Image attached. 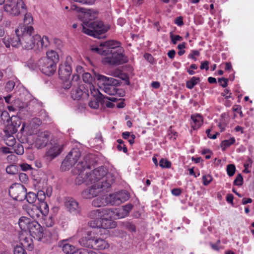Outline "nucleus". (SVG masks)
<instances>
[{"instance_id":"f257e3e1","label":"nucleus","mask_w":254,"mask_h":254,"mask_svg":"<svg viewBox=\"0 0 254 254\" xmlns=\"http://www.w3.org/2000/svg\"><path fill=\"white\" fill-rule=\"evenodd\" d=\"M70 8L81 12L78 17L82 19V31L83 33L96 38L101 39L104 37L103 34L108 30L109 27L108 25H104L101 21H93L97 15L96 11L78 7L74 4L71 5Z\"/></svg>"},{"instance_id":"f03ea898","label":"nucleus","mask_w":254,"mask_h":254,"mask_svg":"<svg viewBox=\"0 0 254 254\" xmlns=\"http://www.w3.org/2000/svg\"><path fill=\"white\" fill-rule=\"evenodd\" d=\"M116 177L114 174L108 175L106 179H103V181H107L105 182V184L100 185L97 186L92 185L91 187L84 190L81 193L83 197L86 199H90L94 196H97L100 192L103 191H108L111 185L114 183Z\"/></svg>"},{"instance_id":"7ed1b4c3","label":"nucleus","mask_w":254,"mask_h":254,"mask_svg":"<svg viewBox=\"0 0 254 254\" xmlns=\"http://www.w3.org/2000/svg\"><path fill=\"white\" fill-rule=\"evenodd\" d=\"M92 155H89L86 156L83 161L79 162L73 170V173L77 175L75 180L76 185H80L82 184H85L88 185L89 183L87 181V173H84L86 169H90L91 161L90 159L92 158Z\"/></svg>"},{"instance_id":"20e7f679","label":"nucleus","mask_w":254,"mask_h":254,"mask_svg":"<svg viewBox=\"0 0 254 254\" xmlns=\"http://www.w3.org/2000/svg\"><path fill=\"white\" fill-rule=\"evenodd\" d=\"M18 34H21V43L23 48L27 50L32 49L35 45V34L31 26H23L16 29Z\"/></svg>"},{"instance_id":"39448f33","label":"nucleus","mask_w":254,"mask_h":254,"mask_svg":"<svg viewBox=\"0 0 254 254\" xmlns=\"http://www.w3.org/2000/svg\"><path fill=\"white\" fill-rule=\"evenodd\" d=\"M123 52V50L120 46L112 50L111 53L103 59V62L105 64L111 65H118L127 63V58Z\"/></svg>"},{"instance_id":"423d86ee","label":"nucleus","mask_w":254,"mask_h":254,"mask_svg":"<svg viewBox=\"0 0 254 254\" xmlns=\"http://www.w3.org/2000/svg\"><path fill=\"white\" fill-rule=\"evenodd\" d=\"M109 174H113L107 173V169L105 167L101 166L94 169L89 175L87 174V181H88L89 185L94 184L93 185L97 186L98 184H105V182H108V181H103V179H106Z\"/></svg>"},{"instance_id":"0eeeda50","label":"nucleus","mask_w":254,"mask_h":254,"mask_svg":"<svg viewBox=\"0 0 254 254\" xmlns=\"http://www.w3.org/2000/svg\"><path fill=\"white\" fill-rule=\"evenodd\" d=\"M64 145L61 139L55 137L52 138L46 153V156L50 160L54 159L62 152Z\"/></svg>"},{"instance_id":"6e6552de","label":"nucleus","mask_w":254,"mask_h":254,"mask_svg":"<svg viewBox=\"0 0 254 254\" xmlns=\"http://www.w3.org/2000/svg\"><path fill=\"white\" fill-rule=\"evenodd\" d=\"M89 225L93 228H97L96 230L98 234L102 235V230L114 228L117 226L116 222L112 219L106 218H100V219L94 220L89 222Z\"/></svg>"},{"instance_id":"1a4fd4ad","label":"nucleus","mask_w":254,"mask_h":254,"mask_svg":"<svg viewBox=\"0 0 254 254\" xmlns=\"http://www.w3.org/2000/svg\"><path fill=\"white\" fill-rule=\"evenodd\" d=\"M4 11L12 16H17L26 12V6L23 0L12 3L7 2L3 6Z\"/></svg>"},{"instance_id":"9d476101","label":"nucleus","mask_w":254,"mask_h":254,"mask_svg":"<svg viewBox=\"0 0 254 254\" xmlns=\"http://www.w3.org/2000/svg\"><path fill=\"white\" fill-rule=\"evenodd\" d=\"M80 155V151L78 148H73L62 162V169L64 171L69 169L77 161Z\"/></svg>"},{"instance_id":"9b49d317","label":"nucleus","mask_w":254,"mask_h":254,"mask_svg":"<svg viewBox=\"0 0 254 254\" xmlns=\"http://www.w3.org/2000/svg\"><path fill=\"white\" fill-rule=\"evenodd\" d=\"M72 63L71 57L67 56L64 63L61 64L59 66V75L60 78L64 81L68 80L71 76L72 73L71 64Z\"/></svg>"},{"instance_id":"f8f14e48","label":"nucleus","mask_w":254,"mask_h":254,"mask_svg":"<svg viewBox=\"0 0 254 254\" xmlns=\"http://www.w3.org/2000/svg\"><path fill=\"white\" fill-rule=\"evenodd\" d=\"M38 68L45 75H53L56 70V64L47 58H41L38 61Z\"/></svg>"},{"instance_id":"ddd939ff","label":"nucleus","mask_w":254,"mask_h":254,"mask_svg":"<svg viewBox=\"0 0 254 254\" xmlns=\"http://www.w3.org/2000/svg\"><path fill=\"white\" fill-rule=\"evenodd\" d=\"M28 231L35 239L43 242H46L47 240L45 239L44 237L43 228L37 221H31Z\"/></svg>"},{"instance_id":"4468645a","label":"nucleus","mask_w":254,"mask_h":254,"mask_svg":"<svg viewBox=\"0 0 254 254\" xmlns=\"http://www.w3.org/2000/svg\"><path fill=\"white\" fill-rule=\"evenodd\" d=\"M26 189L21 184H13L9 188V194L14 200L21 201L25 199Z\"/></svg>"},{"instance_id":"2eb2a0df","label":"nucleus","mask_w":254,"mask_h":254,"mask_svg":"<svg viewBox=\"0 0 254 254\" xmlns=\"http://www.w3.org/2000/svg\"><path fill=\"white\" fill-rule=\"evenodd\" d=\"M96 236H91V248L97 250H104L109 248V244L103 238H101L100 233L98 234Z\"/></svg>"},{"instance_id":"dca6fc26","label":"nucleus","mask_w":254,"mask_h":254,"mask_svg":"<svg viewBox=\"0 0 254 254\" xmlns=\"http://www.w3.org/2000/svg\"><path fill=\"white\" fill-rule=\"evenodd\" d=\"M92 87L93 88H90V91L95 98L89 102L88 105L91 108L97 109L99 108L100 105H102V102H104V95L98 90L96 91L94 89L93 86Z\"/></svg>"},{"instance_id":"f3484780","label":"nucleus","mask_w":254,"mask_h":254,"mask_svg":"<svg viewBox=\"0 0 254 254\" xmlns=\"http://www.w3.org/2000/svg\"><path fill=\"white\" fill-rule=\"evenodd\" d=\"M121 43L117 41H108L100 43L101 55L108 56L111 53L112 50L120 47Z\"/></svg>"},{"instance_id":"a211bd4d","label":"nucleus","mask_w":254,"mask_h":254,"mask_svg":"<svg viewBox=\"0 0 254 254\" xmlns=\"http://www.w3.org/2000/svg\"><path fill=\"white\" fill-rule=\"evenodd\" d=\"M51 133L48 131L39 132L37 135L35 144L38 148L45 147L49 140Z\"/></svg>"},{"instance_id":"6ab92c4d","label":"nucleus","mask_w":254,"mask_h":254,"mask_svg":"<svg viewBox=\"0 0 254 254\" xmlns=\"http://www.w3.org/2000/svg\"><path fill=\"white\" fill-rule=\"evenodd\" d=\"M65 206L68 211L74 214H79L80 212V207L78 203L72 198H67L65 201Z\"/></svg>"},{"instance_id":"aec40b11","label":"nucleus","mask_w":254,"mask_h":254,"mask_svg":"<svg viewBox=\"0 0 254 254\" xmlns=\"http://www.w3.org/2000/svg\"><path fill=\"white\" fill-rule=\"evenodd\" d=\"M28 215L33 219L39 218L41 215V209H40L38 206L31 205L28 206L27 209Z\"/></svg>"},{"instance_id":"412c9836","label":"nucleus","mask_w":254,"mask_h":254,"mask_svg":"<svg viewBox=\"0 0 254 254\" xmlns=\"http://www.w3.org/2000/svg\"><path fill=\"white\" fill-rule=\"evenodd\" d=\"M60 246L62 247L64 253L66 254H73L77 251L75 246L68 243L66 240H63Z\"/></svg>"},{"instance_id":"4be33fe9","label":"nucleus","mask_w":254,"mask_h":254,"mask_svg":"<svg viewBox=\"0 0 254 254\" xmlns=\"http://www.w3.org/2000/svg\"><path fill=\"white\" fill-rule=\"evenodd\" d=\"M192 120L191 127L194 129L198 128L203 124L202 117L199 114L192 115L191 117Z\"/></svg>"},{"instance_id":"5701e85b","label":"nucleus","mask_w":254,"mask_h":254,"mask_svg":"<svg viewBox=\"0 0 254 254\" xmlns=\"http://www.w3.org/2000/svg\"><path fill=\"white\" fill-rule=\"evenodd\" d=\"M36 44L39 49L46 48L49 45V40L47 36H44L41 38L39 35H35Z\"/></svg>"},{"instance_id":"b1692460","label":"nucleus","mask_w":254,"mask_h":254,"mask_svg":"<svg viewBox=\"0 0 254 254\" xmlns=\"http://www.w3.org/2000/svg\"><path fill=\"white\" fill-rule=\"evenodd\" d=\"M117 87V86H114L103 87V89H101V90L110 95H115L117 94H119L120 97L124 96V92H123L122 93H119L118 91H120V90L118 89Z\"/></svg>"},{"instance_id":"393cba45","label":"nucleus","mask_w":254,"mask_h":254,"mask_svg":"<svg viewBox=\"0 0 254 254\" xmlns=\"http://www.w3.org/2000/svg\"><path fill=\"white\" fill-rule=\"evenodd\" d=\"M133 208V205L131 204H127L123 207L122 210L117 213L119 218H124L128 215L129 212Z\"/></svg>"},{"instance_id":"a878e982","label":"nucleus","mask_w":254,"mask_h":254,"mask_svg":"<svg viewBox=\"0 0 254 254\" xmlns=\"http://www.w3.org/2000/svg\"><path fill=\"white\" fill-rule=\"evenodd\" d=\"M106 201L108 203V205H119L121 204V201L119 200L116 193L106 195Z\"/></svg>"},{"instance_id":"bb28decb","label":"nucleus","mask_w":254,"mask_h":254,"mask_svg":"<svg viewBox=\"0 0 254 254\" xmlns=\"http://www.w3.org/2000/svg\"><path fill=\"white\" fill-rule=\"evenodd\" d=\"M31 222V221H30L29 218L26 217H22L19 219L18 224L21 230L26 232L28 231L29 224Z\"/></svg>"},{"instance_id":"cd10ccee","label":"nucleus","mask_w":254,"mask_h":254,"mask_svg":"<svg viewBox=\"0 0 254 254\" xmlns=\"http://www.w3.org/2000/svg\"><path fill=\"white\" fill-rule=\"evenodd\" d=\"M47 57H43V58H47L50 60L51 61L54 62V64H56L59 62V56L57 53L54 50H50L47 51L46 53Z\"/></svg>"},{"instance_id":"c85d7f7f","label":"nucleus","mask_w":254,"mask_h":254,"mask_svg":"<svg viewBox=\"0 0 254 254\" xmlns=\"http://www.w3.org/2000/svg\"><path fill=\"white\" fill-rule=\"evenodd\" d=\"M16 35L13 36L12 37H10L11 38V45L14 47H17L19 45H22L21 43V34H18L16 32V29L15 30Z\"/></svg>"},{"instance_id":"c756f323","label":"nucleus","mask_w":254,"mask_h":254,"mask_svg":"<svg viewBox=\"0 0 254 254\" xmlns=\"http://www.w3.org/2000/svg\"><path fill=\"white\" fill-rule=\"evenodd\" d=\"M92 204L95 207H101L108 205V203L106 201V195L98 197L94 199L92 201Z\"/></svg>"},{"instance_id":"7c9ffc66","label":"nucleus","mask_w":254,"mask_h":254,"mask_svg":"<svg viewBox=\"0 0 254 254\" xmlns=\"http://www.w3.org/2000/svg\"><path fill=\"white\" fill-rule=\"evenodd\" d=\"M71 97L74 100H79L82 95L83 91L79 87H75L73 88L71 92Z\"/></svg>"},{"instance_id":"2f4dec72","label":"nucleus","mask_w":254,"mask_h":254,"mask_svg":"<svg viewBox=\"0 0 254 254\" xmlns=\"http://www.w3.org/2000/svg\"><path fill=\"white\" fill-rule=\"evenodd\" d=\"M119 200L121 201V204L127 200L129 197V193L125 190H121L116 192Z\"/></svg>"},{"instance_id":"473e14b6","label":"nucleus","mask_w":254,"mask_h":254,"mask_svg":"<svg viewBox=\"0 0 254 254\" xmlns=\"http://www.w3.org/2000/svg\"><path fill=\"white\" fill-rule=\"evenodd\" d=\"M96 78L99 80V86L100 90L103 89V87L109 86L108 82L105 81L104 79V78H107V76L101 74H97L96 75Z\"/></svg>"},{"instance_id":"72a5a7b5","label":"nucleus","mask_w":254,"mask_h":254,"mask_svg":"<svg viewBox=\"0 0 254 254\" xmlns=\"http://www.w3.org/2000/svg\"><path fill=\"white\" fill-rule=\"evenodd\" d=\"M20 240L21 242V245L25 248H28L29 250H32L33 248L32 245V240L27 237L23 238L22 236H20Z\"/></svg>"},{"instance_id":"f704fd0d","label":"nucleus","mask_w":254,"mask_h":254,"mask_svg":"<svg viewBox=\"0 0 254 254\" xmlns=\"http://www.w3.org/2000/svg\"><path fill=\"white\" fill-rule=\"evenodd\" d=\"M25 199H26L27 201L30 204L34 203L37 199L36 194L32 192H29L25 194Z\"/></svg>"},{"instance_id":"c9c22d12","label":"nucleus","mask_w":254,"mask_h":254,"mask_svg":"<svg viewBox=\"0 0 254 254\" xmlns=\"http://www.w3.org/2000/svg\"><path fill=\"white\" fill-rule=\"evenodd\" d=\"M80 244L85 247L91 248V237H83L79 240Z\"/></svg>"},{"instance_id":"e433bc0d","label":"nucleus","mask_w":254,"mask_h":254,"mask_svg":"<svg viewBox=\"0 0 254 254\" xmlns=\"http://www.w3.org/2000/svg\"><path fill=\"white\" fill-rule=\"evenodd\" d=\"M105 80L108 82V86H119L121 85V81L119 80L115 79L112 77L104 78Z\"/></svg>"},{"instance_id":"4c0bfd02","label":"nucleus","mask_w":254,"mask_h":254,"mask_svg":"<svg viewBox=\"0 0 254 254\" xmlns=\"http://www.w3.org/2000/svg\"><path fill=\"white\" fill-rule=\"evenodd\" d=\"M200 79L199 77H192L190 80L187 81L186 86L189 89H192L199 81Z\"/></svg>"},{"instance_id":"58836bf2","label":"nucleus","mask_w":254,"mask_h":254,"mask_svg":"<svg viewBox=\"0 0 254 254\" xmlns=\"http://www.w3.org/2000/svg\"><path fill=\"white\" fill-rule=\"evenodd\" d=\"M235 142V139L233 137L229 139L223 140L221 143V146L223 150H225L227 147L234 144Z\"/></svg>"},{"instance_id":"ea45409f","label":"nucleus","mask_w":254,"mask_h":254,"mask_svg":"<svg viewBox=\"0 0 254 254\" xmlns=\"http://www.w3.org/2000/svg\"><path fill=\"white\" fill-rule=\"evenodd\" d=\"M88 216L91 219L94 220L99 219V217L100 216V211L99 209H95L91 211L88 213Z\"/></svg>"},{"instance_id":"a19ab883","label":"nucleus","mask_w":254,"mask_h":254,"mask_svg":"<svg viewBox=\"0 0 254 254\" xmlns=\"http://www.w3.org/2000/svg\"><path fill=\"white\" fill-rule=\"evenodd\" d=\"M40 209H41V214L46 216L49 211V207L48 204L45 202L40 203L39 206Z\"/></svg>"},{"instance_id":"79ce46f5","label":"nucleus","mask_w":254,"mask_h":254,"mask_svg":"<svg viewBox=\"0 0 254 254\" xmlns=\"http://www.w3.org/2000/svg\"><path fill=\"white\" fill-rule=\"evenodd\" d=\"M159 164L163 168H170L171 167V162L166 159L162 158Z\"/></svg>"},{"instance_id":"37998d69","label":"nucleus","mask_w":254,"mask_h":254,"mask_svg":"<svg viewBox=\"0 0 254 254\" xmlns=\"http://www.w3.org/2000/svg\"><path fill=\"white\" fill-rule=\"evenodd\" d=\"M29 113L28 111L23 107H19V112H18V116L21 119H24L27 117Z\"/></svg>"},{"instance_id":"c03bdc74","label":"nucleus","mask_w":254,"mask_h":254,"mask_svg":"<svg viewBox=\"0 0 254 254\" xmlns=\"http://www.w3.org/2000/svg\"><path fill=\"white\" fill-rule=\"evenodd\" d=\"M236 167L234 164H229L227 166V173L229 177L233 176L235 173Z\"/></svg>"},{"instance_id":"a18cd8bd","label":"nucleus","mask_w":254,"mask_h":254,"mask_svg":"<svg viewBox=\"0 0 254 254\" xmlns=\"http://www.w3.org/2000/svg\"><path fill=\"white\" fill-rule=\"evenodd\" d=\"M25 15H24V24L25 25L24 26H26V25H28L29 24H30L31 22H32L33 21V18H32V16L31 15V14L30 13H25Z\"/></svg>"},{"instance_id":"49530a36","label":"nucleus","mask_w":254,"mask_h":254,"mask_svg":"<svg viewBox=\"0 0 254 254\" xmlns=\"http://www.w3.org/2000/svg\"><path fill=\"white\" fill-rule=\"evenodd\" d=\"M243 178L241 174H239L234 181V185L235 186H241L243 185Z\"/></svg>"},{"instance_id":"de8ad7c7","label":"nucleus","mask_w":254,"mask_h":254,"mask_svg":"<svg viewBox=\"0 0 254 254\" xmlns=\"http://www.w3.org/2000/svg\"><path fill=\"white\" fill-rule=\"evenodd\" d=\"M2 254H7L4 253ZM14 254H27V253L23 247L17 246L14 248Z\"/></svg>"},{"instance_id":"09e8293b","label":"nucleus","mask_w":254,"mask_h":254,"mask_svg":"<svg viewBox=\"0 0 254 254\" xmlns=\"http://www.w3.org/2000/svg\"><path fill=\"white\" fill-rule=\"evenodd\" d=\"M102 105H105L108 108H113L115 107V104L111 101L108 100V97L104 95V102H102Z\"/></svg>"},{"instance_id":"8fccbe9b","label":"nucleus","mask_w":254,"mask_h":254,"mask_svg":"<svg viewBox=\"0 0 254 254\" xmlns=\"http://www.w3.org/2000/svg\"><path fill=\"white\" fill-rule=\"evenodd\" d=\"M15 143V139L13 136L10 134L7 136V139L6 140V144L9 146H13Z\"/></svg>"},{"instance_id":"3c124183","label":"nucleus","mask_w":254,"mask_h":254,"mask_svg":"<svg viewBox=\"0 0 254 254\" xmlns=\"http://www.w3.org/2000/svg\"><path fill=\"white\" fill-rule=\"evenodd\" d=\"M118 78L121 79L123 80H125L126 82V84L127 85H129L130 84L128 75L126 73L123 72L122 71H121Z\"/></svg>"},{"instance_id":"603ef678","label":"nucleus","mask_w":254,"mask_h":254,"mask_svg":"<svg viewBox=\"0 0 254 254\" xmlns=\"http://www.w3.org/2000/svg\"><path fill=\"white\" fill-rule=\"evenodd\" d=\"M82 79L85 83H90L92 81V76L88 72L84 73L82 75Z\"/></svg>"},{"instance_id":"864d4df0","label":"nucleus","mask_w":254,"mask_h":254,"mask_svg":"<svg viewBox=\"0 0 254 254\" xmlns=\"http://www.w3.org/2000/svg\"><path fill=\"white\" fill-rule=\"evenodd\" d=\"M212 180V178L210 175H205L202 177L203 184L204 186L208 185Z\"/></svg>"},{"instance_id":"5fc2aeb1","label":"nucleus","mask_w":254,"mask_h":254,"mask_svg":"<svg viewBox=\"0 0 254 254\" xmlns=\"http://www.w3.org/2000/svg\"><path fill=\"white\" fill-rule=\"evenodd\" d=\"M27 65L30 68L33 70L38 68V62H35L31 59L28 61Z\"/></svg>"},{"instance_id":"6e6d98bb","label":"nucleus","mask_w":254,"mask_h":254,"mask_svg":"<svg viewBox=\"0 0 254 254\" xmlns=\"http://www.w3.org/2000/svg\"><path fill=\"white\" fill-rule=\"evenodd\" d=\"M170 38L174 44H176L177 41H181L183 40V37L178 35H175L173 34H171Z\"/></svg>"},{"instance_id":"4d7b16f0","label":"nucleus","mask_w":254,"mask_h":254,"mask_svg":"<svg viewBox=\"0 0 254 254\" xmlns=\"http://www.w3.org/2000/svg\"><path fill=\"white\" fill-rule=\"evenodd\" d=\"M15 86V82L13 81H8L5 85V88L7 91H11Z\"/></svg>"},{"instance_id":"13d9d810","label":"nucleus","mask_w":254,"mask_h":254,"mask_svg":"<svg viewBox=\"0 0 254 254\" xmlns=\"http://www.w3.org/2000/svg\"><path fill=\"white\" fill-rule=\"evenodd\" d=\"M36 195L37 199H38V200L40 202V203H42V202H45L44 200L46 197L44 191H39Z\"/></svg>"},{"instance_id":"bf43d9fd","label":"nucleus","mask_w":254,"mask_h":254,"mask_svg":"<svg viewBox=\"0 0 254 254\" xmlns=\"http://www.w3.org/2000/svg\"><path fill=\"white\" fill-rule=\"evenodd\" d=\"M16 171V167L14 165H9L6 168V172L9 174H14Z\"/></svg>"},{"instance_id":"052dcab7","label":"nucleus","mask_w":254,"mask_h":254,"mask_svg":"<svg viewBox=\"0 0 254 254\" xmlns=\"http://www.w3.org/2000/svg\"><path fill=\"white\" fill-rule=\"evenodd\" d=\"M228 79L222 77L218 79V82L221 86H222L223 88H225L228 85Z\"/></svg>"},{"instance_id":"680f3d73","label":"nucleus","mask_w":254,"mask_h":254,"mask_svg":"<svg viewBox=\"0 0 254 254\" xmlns=\"http://www.w3.org/2000/svg\"><path fill=\"white\" fill-rule=\"evenodd\" d=\"M15 152L18 155H22L24 153V149L21 145L18 144L16 148L14 149Z\"/></svg>"},{"instance_id":"e2e57ef3","label":"nucleus","mask_w":254,"mask_h":254,"mask_svg":"<svg viewBox=\"0 0 254 254\" xmlns=\"http://www.w3.org/2000/svg\"><path fill=\"white\" fill-rule=\"evenodd\" d=\"M11 38L9 36L5 37L2 40L6 48H9L11 45Z\"/></svg>"},{"instance_id":"0e129e2a","label":"nucleus","mask_w":254,"mask_h":254,"mask_svg":"<svg viewBox=\"0 0 254 254\" xmlns=\"http://www.w3.org/2000/svg\"><path fill=\"white\" fill-rule=\"evenodd\" d=\"M211 129L208 128L206 130V133L208 138L211 139H215L217 137V135L219 134V133L217 132H215L213 135H211Z\"/></svg>"},{"instance_id":"69168bd1","label":"nucleus","mask_w":254,"mask_h":254,"mask_svg":"<svg viewBox=\"0 0 254 254\" xmlns=\"http://www.w3.org/2000/svg\"><path fill=\"white\" fill-rule=\"evenodd\" d=\"M199 55V52L197 50H193L192 53L189 55V58L193 59L194 61H196V58L194 56H198Z\"/></svg>"},{"instance_id":"338daca9","label":"nucleus","mask_w":254,"mask_h":254,"mask_svg":"<svg viewBox=\"0 0 254 254\" xmlns=\"http://www.w3.org/2000/svg\"><path fill=\"white\" fill-rule=\"evenodd\" d=\"M19 179L21 182H26L28 181L27 176L24 173H20L19 175Z\"/></svg>"},{"instance_id":"774afa93","label":"nucleus","mask_w":254,"mask_h":254,"mask_svg":"<svg viewBox=\"0 0 254 254\" xmlns=\"http://www.w3.org/2000/svg\"><path fill=\"white\" fill-rule=\"evenodd\" d=\"M90 251L86 249H81L76 251L75 254H89Z\"/></svg>"}]
</instances>
